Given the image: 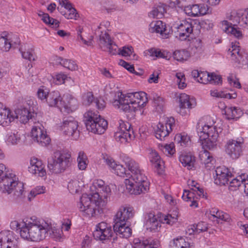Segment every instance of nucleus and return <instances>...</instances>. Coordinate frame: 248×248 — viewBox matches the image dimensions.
Instances as JSON below:
<instances>
[{
    "label": "nucleus",
    "mask_w": 248,
    "mask_h": 248,
    "mask_svg": "<svg viewBox=\"0 0 248 248\" xmlns=\"http://www.w3.org/2000/svg\"><path fill=\"white\" fill-rule=\"evenodd\" d=\"M226 153L233 159L238 158L243 154L244 149V140L242 137L230 139L224 146Z\"/></svg>",
    "instance_id": "nucleus-9"
},
{
    "label": "nucleus",
    "mask_w": 248,
    "mask_h": 248,
    "mask_svg": "<svg viewBox=\"0 0 248 248\" xmlns=\"http://www.w3.org/2000/svg\"><path fill=\"white\" fill-rule=\"evenodd\" d=\"M61 126L64 134L75 140L79 137L78 123L72 117L64 118Z\"/></svg>",
    "instance_id": "nucleus-11"
},
{
    "label": "nucleus",
    "mask_w": 248,
    "mask_h": 248,
    "mask_svg": "<svg viewBox=\"0 0 248 248\" xmlns=\"http://www.w3.org/2000/svg\"><path fill=\"white\" fill-rule=\"evenodd\" d=\"M108 127V122L104 119L102 118L96 121L93 124H88L87 129L91 132L97 134H103Z\"/></svg>",
    "instance_id": "nucleus-29"
},
{
    "label": "nucleus",
    "mask_w": 248,
    "mask_h": 248,
    "mask_svg": "<svg viewBox=\"0 0 248 248\" xmlns=\"http://www.w3.org/2000/svg\"><path fill=\"white\" fill-rule=\"evenodd\" d=\"M71 155L68 153H54L51 158L48 161V170L53 173H60L64 171L71 164Z\"/></svg>",
    "instance_id": "nucleus-6"
},
{
    "label": "nucleus",
    "mask_w": 248,
    "mask_h": 248,
    "mask_svg": "<svg viewBox=\"0 0 248 248\" xmlns=\"http://www.w3.org/2000/svg\"><path fill=\"white\" fill-rule=\"evenodd\" d=\"M95 99L92 92H87L82 95V103L85 106H90L95 101Z\"/></svg>",
    "instance_id": "nucleus-46"
},
{
    "label": "nucleus",
    "mask_w": 248,
    "mask_h": 248,
    "mask_svg": "<svg viewBox=\"0 0 248 248\" xmlns=\"http://www.w3.org/2000/svg\"><path fill=\"white\" fill-rule=\"evenodd\" d=\"M222 24L224 26L223 30L225 31V32L228 34L230 33L238 38L242 37V34L241 31L235 28L231 25H230L229 23L227 21H223Z\"/></svg>",
    "instance_id": "nucleus-43"
},
{
    "label": "nucleus",
    "mask_w": 248,
    "mask_h": 248,
    "mask_svg": "<svg viewBox=\"0 0 248 248\" xmlns=\"http://www.w3.org/2000/svg\"><path fill=\"white\" fill-rule=\"evenodd\" d=\"M111 190L108 186L104 185L102 188L92 194H83L80 198L79 208L89 217H95L97 213L103 212V209L107 204L108 197L110 195Z\"/></svg>",
    "instance_id": "nucleus-1"
},
{
    "label": "nucleus",
    "mask_w": 248,
    "mask_h": 248,
    "mask_svg": "<svg viewBox=\"0 0 248 248\" xmlns=\"http://www.w3.org/2000/svg\"><path fill=\"white\" fill-rule=\"evenodd\" d=\"M175 141L180 143L181 146L186 145L189 141V137L181 134H177L175 137Z\"/></svg>",
    "instance_id": "nucleus-58"
},
{
    "label": "nucleus",
    "mask_w": 248,
    "mask_h": 248,
    "mask_svg": "<svg viewBox=\"0 0 248 248\" xmlns=\"http://www.w3.org/2000/svg\"><path fill=\"white\" fill-rule=\"evenodd\" d=\"M245 177L248 178V175L243 173L233 179L230 182L229 186V190L230 191H234L238 189L243 183Z\"/></svg>",
    "instance_id": "nucleus-40"
},
{
    "label": "nucleus",
    "mask_w": 248,
    "mask_h": 248,
    "mask_svg": "<svg viewBox=\"0 0 248 248\" xmlns=\"http://www.w3.org/2000/svg\"><path fill=\"white\" fill-rule=\"evenodd\" d=\"M185 13L190 16L196 17L199 15H204L211 13L210 8L205 4H194L184 7Z\"/></svg>",
    "instance_id": "nucleus-17"
},
{
    "label": "nucleus",
    "mask_w": 248,
    "mask_h": 248,
    "mask_svg": "<svg viewBox=\"0 0 248 248\" xmlns=\"http://www.w3.org/2000/svg\"><path fill=\"white\" fill-rule=\"evenodd\" d=\"M62 65L71 71H75L78 69L76 63L71 60L63 59Z\"/></svg>",
    "instance_id": "nucleus-55"
},
{
    "label": "nucleus",
    "mask_w": 248,
    "mask_h": 248,
    "mask_svg": "<svg viewBox=\"0 0 248 248\" xmlns=\"http://www.w3.org/2000/svg\"><path fill=\"white\" fill-rule=\"evenodd\" d=\"M197 132L203 148L209 150L217 148L221 128L215 125L213 121H201L197 124Z\"/></svg>",
    "instance_id": "nucleus-3"
},
{
    "label": "nucleus",
    "mask_w": 248,
    "mask_h": 248,
    "mask_svg": "<svg viewBox=\"0 0 248 248\" xmlns=\"http://www.w3.org/2000/svg\"><path fill=\"white\" fill-rule=\"evenodd\" d=\"M19 50L23 58L29 61L35 60L33 48L29 45L22 46Z\"/></svg>",
    "instance_id": "nucleus-37"
},
{
    "label": "nucleus",
    "mask_w": 248,
    "mask_h": 248,
    "mask_svg": "<svg viewBox=\"0 0 248 248\" xmlns=\"http://www.w3.org/2000/svg\"><path fill=\"white\" fill-rule=\"evenodd\" d=\"M38 16L41 17V19L44 23L49 25L53 28H58L60 22L57 20L51 17L48 14L40 12L38 14Z\"/></svg>",
    "instance_id": "nucleus-42"
},
{
    "label": "nucleus",
    "mask_w": 248,
    "mask_h": 248,
    "mask_svg": "<svg viewBox=\"0 0 248 248\" xmlns=\"http://www.w3.org/2000/svg\"><path fill=\"white\" fill-rule=\"evenodd\" d=\"M215 171L216 176L215 178V183L220 186L227 184L229 178L232 175L229 169L223 166L217 167Z\"/></svg>",
    "instance_id": "nucleus-20"
},
{
    "label": "nucleus",
    "mask_w": 248,
    "mask_h": 248,
    "mask_svg": "<svg viewBox=\"0 0 248 248\" xmlns=\"http://www.w3.org/2000/svg\"><path fill=\"white\" fill-rule=\"evenodd\" d=\"M177 215H174L172 216L171 214H168L163 217V218L162 219V221L163 223L172 225L177 221Z\"/></svg>",
    "instance_id": "nucleus-59"
},
{
    "label": "nucleus",
    "mask_w": 248,
    "mask_h": 248,
    "mask_svg": "<svg viewBox=\"0 0 248 248\" xmlns=\"http://www.w3.org/2000/svg\"><path fill=\"white\" fill-rule=\"evenodd\" d=\"M85 124L86 128L88 127V124H93L99 120L102 119L98 113L90 110L86 112L84 115Z\"/></svg>",
    "instance_id": "nucleus-36"
},
{
    "label": "nucleus",
    "mask_w": 248,
    "mask_h": 248,
    "mask_svg": "<svg viewBox=\"0 0 248 248\" xmlns=\"http://www.w3.org/2000/svg\"><path fill=\"white\" fill-rule=\"evenodd\" d=\"M83 184L79 180L74 179L70 180L68 183L67 188L70 193L76 194L80 191Z\"/></svg>",
    "instance_id": "nucleus-44"
},
{
    "label": "nucleus",
    "mask_w": 248,
    "mask_h": 248,
    "mask_svg": "<svg viewBox=\"0 0 248 248\" xmlns=\"http://www.w3.org/2000/svg\"><path fill=\"white\" fill-rule=\"evenodd\" d=\"M16 113L0 103V125L7 126L16 119Z\"/></svg>",
    "instance_id": "nucleus-18"
},
{
    "label": "nucleus",
    "mask_w": 248,
    "mask_h": 248,
    "mask_svg": "<svg viewBox=\"0 0 248 248\" xmlns=\"http://www.w3.org/2000/svg\"><path fill=\"white\" fill-rule=\"evenodd\" d=\"M50 229V225L45 221L36 219L22 226L20 235L25 240L38 242L45 239Z\"/></svg>",
    "instance_id": "nucleus-4"
},
{
    "label": "nucleus",
    "mask_w": 248,
    "mask_h": 248,
    "mask_svg": "<svg viewBox=\"0 0 248 248\" xmlns=\"http://www.w3.org/2000/svg\"><path fill=\"white\" fill-rule=\"evenodd\" d=\"M225 113L228 119H233L239 118L243 112L240 108L237 107H226Z\"/></svg>",
    "instance_id": "nucleus-41"
},
{
    "label": "nucleus",
    "mask_w": 248,
    "mask_h": 248,
    "mask_svg": "<svg viewBox=\"0 0 248 248\" xmlns=\"http://www.w3.org/2000/svg\"><path fill=\"white\" fill-rule=\"evenodd\" d=\"M7 141L13 145L18 144L20 141V138L19 135L17 133L10 134L7 139Z\"/></svg>",
    "instance_id": "nucleus-63"
},
{
    "label": "nucleus",
    "mask_w": 248,
    "mask_h": 248,
    "mask_svg": "<svg viewBox=\"0 0 248 248\" xmlns=\"http://www.w3.org/2000/svg\"><path fill=\"white\" fill-rule=\"evenodd\" d=\"M147 94L143 92L124 94L117 92L114 96L112 105L114 107L125 112L136 111L140 108H143L148 102Z\"/></svg>",
    "instance_id": "nucleus-2"
},
{
    "label": "nucleus",
    "mask_w": 248,
    "mask_h": 248,
    "mask_svg": "<svg viewBox=\"0 0 248 248\" xmlns=\"http://www.w3.org/2000/svg\"><path fill=\"white\" fill-rule=\"evenodd\" d=\"M164 105V101L163 98L156 96L154 97V106L155 108L156 111L161 112L163 111Z\"/></svg>",
    "instance_id": "nucleus-54"
},
{
    "label": "nucleus",
    "mask_w": 248,
    "mask_h": 248,
    "mask_svg": "<svg viewBox=\"0 0 248 248\" xmlns=\"http://www.w3.org/2000/svg\"><path fill=\"white\" fill-rule=\"evenodd\" d=\"M0 191L10 194V201L15 203H19L24 197V185L17 180L16 175L12 173L9 174L0 182Z\"/></svg>",
    "instance_id": "nucleus-5"
},
{
    "label": "nucleus",
    "mask_w": 248,
    "mask_h": 248,
    "mask_svg": "<svg viewBox=\"0 0 248 248\" xmlns=\"http://www.w3.org/2000/svg\"><path fill=\"white\" fill-rule=\"evenodd\" d=\"M31 135L33 140L43 146H46L50 142V138L47 135L44 127L40 124L33 126Z\"/></svg>",
    "instance_id": "nucleus-12"
},
{
    "label": "nucleus",
    "mask_w": 248,
    "mask_h": 248,
    "mask_svg": "<svg viewBox=\"0 0 248 248\" xmlns=\"http://www.w3.org/2000/svg\"><path fill=\"white\" fill-rule=\"evenodd\" d=\"M124 163L128 170L131 172V174L129 178H132L133 176L139 177V175L141 177H146L142 173L140 169L139 164L132 158H126L124 159Z\"/></svg>",
    "instance_id": "nucleus-24"
},
{
    "label": "nucleus",
    "mask_w": 248,
    "mask_h": 248,
    "mask_svg": "<svg viewBox=\"0 0 248 248\" xmlns=\"http://www.w3.org/2000/svg\"><path fill=\"white\" fill-rule=\"evenodd\" d=\"M61 5L65 9V11L61 13L67 19H77L78 14L76 10L72 7L71 3L68 0H62L60 1Z\"/></svg>",
    "instance_id": "nucleus-28"
},
{
    "label": "nucleus",
    "mask_w": 248,
    "mask_h": 248,
    "mask_svg": "<svg viewBox=\"0 0 248 248\" xmlns=\"http://www.w3.org/2000/svg\"><path fill=\"white\" fill-rule=\"evenodd\" d=\"M117 52L115 54L118 53L124 57L130 56L132 54L133 48L132 46H124L122 49L118 50L117 47Z\"/></svg>",
    "instance_id": "nucleus-61"
},
{
    "label": "nucleus",
    "mask_w": 248,
    "mask_h": 248,
    "mask_svg": "<svg viewBox=\"0 0 248 248\" xmlns=\"http://www.w3.org/2000/svg\"><path fill=\"white\" fill-rule=\"evenodd\" d=\"M104 160L105 163L112 170L114 173L121 177L124 176L125 169L122 165L115 161L110 156L104 157Z\"/></svg>",
    "instance_id": "nucleus-26"
},
{
    "label": "nucleus",
    "mask_w": 248,
    "mask_h": 248,
    "mask_svg": "<svg viewBox=\"0 0 248 248\" xmlns=\"http://www.w3.org/2000/svg\"><path fill=\"white\" fill-rule=\"evenodd\" d=\"M77 107L78 103L77 99L71 94H65L64 99L62 100V103L60 108H62L63 111L69 113L75 110Z\"/></svg>",
    "instance_id": "nucleus-23"
},
{
    "label": "nucleus",
    "mask_w": 248,
    "mask_h": 248,
    "mask_svg": "<svg viewBox=\"0 0 248 248\" xmlns=\"http://www.w3.org/2000/svg\"><path fill=\"white\" fill-rule=\"evenodd\" d=\"M49 93L47 89L42 87L38 90L37 93L38 98L43 102L46 103V97L49 94Z\"/></svg>",
    "instance_id": "nucleus-57"
},
{
    "label": "nucleus",
    "mask_w": 248,
    "mask_h": 248,
    "mask_svg": "<svg viewBox=\"0 0 248 248\" xmlns=\"http://www.w3.org/2000/svg\"><path fill=\"white\" fill-rule=\"evenodd\" d=\"M194 192H196L199 196L202 195L203 196V189L200 187V185L198 184V185L194 187V190L191 191L185 190L182 198L184 201L190 202V206L196 208L198 207V204L197 201V198L194 197Z\"/></svg>",
    "instance_id": "nucleus-19"
},
{
    "label": "nucleus",
    "mask_w": 248,
    "mask_h": 248,
    "mask_svg": "<svg viewBox=\"0 0 248 248\" xmlns=\"http://www.w3.org/2000/svg\"><path fill=\"white\" fill-rule=\"evenodd\" d=\"M166 10L163 5H158L154 7L153 9L150 12V15L154 18H162Z\"/></svg>",
    "instance_id": "nucleus-51"
},
{
    "label": "nucleus",
    "mask_w": 248,
    "mask_h": 248,
    "mask_svg": "<svg viewBox=\"0 0 248 248\" xmlns=\"http://www.w3.org/2000/svg\"><path fill=\"white\" fill-rule=\"evenodd\" d=\"M14 234V233L9 230H4L0 232V248H4L16 242V240Z\"/></svg>",
    "instance_id": "nucleus-31"
},
{
    "label": "nucleus",
    "mask_w": 248,
    "mask_h": 248,
    "mask_svg": "<svg viewBox=\"0 0 248 248\" xmlns=\"http://www.w3.org/2000/svg\"><path fill=\"white\" fill-rule=\"evenodd\" d=\"M2 36L0 37V49L3 51H8L10 48L15 44L17 45L19 43V38L16 37L15 41L13 40H10L7 38L6 33H3Z\"/></svg>",
    "instance_id": "nucleus-33"
},
{
    "label": "nucleus",
    "mask_w": 248,
    "mask_h": 248,
    "mask_svg": "<svg viewBox=\"0 0 248 248\" xmlns=\"http://www.w3.org/2000/svg\"><path fill=\"white\" fill-rule=\"evenodd\" d=\"M174 119L173 118H168L165 124L159 123L154 127L155 134L156 138L162 140L165 137L168 136L172 131L174 126Z\"/></svg>",
    "instance_id": "nucleus-13"
},
{
    "label": "nucleus",
    "mask_w": 248,
    "mask_h": 248,
    "mask_svg": "<svg viewBox=\"0 0 248 248\" xmlns=\"http://www.w3.org/2000/svg\"><path fill=\"white\" fill-rule=\"evenodd\" d=\"M179 109L178 110L181 115L184 116L187 114L189 109L194 108L196 103L193 98H190L186 93H181L179 95Z\"/></svg>",
    "instance_id": "nucleus-15"
},
{
    "label": "nucleus",
    "mask_w": 248,
    "mask_h": 248,
    "mask_svg": "<svg viewBox=\"0 0 248 248\" xmlns=\"http://www.w3.org/2000/svg\"><path fill=\"white\" fill-rule=\"evenodd\" d=\"M110 26L108 21L101 22L95 31V33L99 37V45L102 48L108 50L111 55H115L117 51V46L111 39L109 34L107 32Z\"/></svg>",
    "instance_id": "nucleus-7"
},
{
    "label": "nucleus",
    "mask_w": 248,
    "mask_h": 248,
    "mask_svg": "<svg viewBox=\"0 0 248 248\" xmlns=\"http://www.w3.org/2000/svg\"><path fill=\"white\" fill-rule=\"evenodd\" d=\"M199 157L201 162L204 164L205 165H207L208 164L211 163L213 160L212 155L206 150H204L200 152Z\"/></svg>",
    "instance_id": "nucleus-49"
},
{
    "label": "nucleus",
    "mask_w": 248,
    "mask_h": 248,
    "mask_svg": "<svg viewBox=\"0 0 248 248\" xmlns=\"http://www.w3.org/2000/svg\"><path fill=\"white\" fill-rule=\"evenodd\" d=\"M134 216L133 208L128 206H121L117 211L114 218V222L127 223V221Z\"/></svg>",
    "instance_id": "nucleus-21"
},
{
    "label": "nucleus",
    "mask_w": 248,
    "mask_h": 248,
    "mask_svg": "<svg viewBox=\"0 0 248 248\" xmlns=\"http://www.w3.org/2000/svg\"><path fill=\"white\" fill-rule=\"evenodd\" d=\"M189 56L188 52L185 50H176L173 53V58L179 62L187 60Z\"/></svg>",
    "instance_id": "nucleus-48"
},
{
    "label": "nucleus",
    "mask_w": 248,
    "mask_h": 248,
    "mask_svg": "<svg viewBox=\"0 0 248 248\" xmlns=\"http://www.w3.org/2000/svg\"><path fill=\"white\" fill-rule=\"evenodd\" d=\"M192 76L199 83L207 84L209 83V73L207 72L199 71L197 70H193L191 73Z\"/></svg>",
    "instance_id": "nucleus-39"
},
{
    "label": "nucleus",
    "mask_w": 248,
    "mask_h": 248,
    "mask_svg": "<svg viewBox=\"0 0 248 248\" xmlns=\"http://www.w3.org/2000/svg\"><path fill=\"white\" fill-rule=\"evenodd\" d=\"M239 46L232 45V50L231 51L232 59L239 64H242L241 59L243 58L242 54L240 52Z\"/></svg>",
    "instance_id": "nucleus-47"
},
{
    "label": "nucleus",
    "mask_w": 248,
    "mask_h": 248,
    "mask_svg": "<svg viewBox=\"0 0 248 248\" xmlns=\"http://www.w3.org/2000/svg\"><path fill=\"white\" fill-rule=\"evenodd\" d=\"M210 94L212 96L216 98H235L236 97V94L234 93L232 95L230 93H225L222 91H218L217 90H212L210 91Z\"/></svg>",
    "instance_id": "nucleus-50"
},
{
    "label": "nucleus",
    "mask_w": 248,
    "mask_h": 248,
    "mask_svg": "<svg viewBox=\"0 0 248 248\" xmlns=\"http://www.w3.org/2000/svg\"><path fill=\"white\" fill-rule=\"evenodd\" d=\"M149 53L151 56H155L158 58H162L165 59H169L170 57V53L165 51H161L159 50L155 49H151L149 50Z\"/></svg>",
    "instance_id": "nucleus-52"
},
{
    "label": "nucleus",
    "mask_w": 248,
    "mask_h": 248,
    "mask_svg": "<svg viewBox=\"0 0 248 248\" xmlns=\"http://www.w3.org/2000/svg\"><path fill=\"white\" fill-rule=\"evenodd\" d=\"M139 176L137 178L134 176L132 178L125 179L126 188L130 194L138 195L145 194L149 189V183L146 177Z\"/></svg>",
    "instance_id": "nucleus-8"
},
{
    "label": "nucleus",
    "mask_w": 248,
    "mask_h": 248,
    "mask_svg": "<svg viewBox=\"0 0 248 248\" xmlns=\"http://www.w3.org/2000/svg\"><path fill=\"white\" fill-rule=\"evenodd\" d=\"M179 161L183 166L191 170L194 167L195 157L191 155L182 154L179 156Z\"/></svg>",
    "instance_id": "nucleus-38"
},
{
    "label": "nucleus",
    "mask_w": 248,
    "mask_h": 248,
    "mask_svg": "<svg viewBox=\"0 0 248 248\" xmlns=\"http://www.w3.org/2000/svg\"><path fill=\"white\" fill-rule=\"evenodd\" d=\"M193 21L190 18L183 20L177 27V35L181 40L186 39L193 32Z\"/></svg>",
    "instance_id": "nucleus-16"
},
{
    "label": "nucleus",
    "mask_w": 248,
    "mask_h": 248,
    "mask_svg": "<svg viewBox=\"0 0 248 248\" xmlns=\"http://www.w3.org/2000/svg\"><path fill=\"white\" fill-rule=\"evenodd\" d=\"M28 170L30 173L37 176L43 177L46 175L45 165L41 160L35 157L31 158Z\"/></svg>",
    "instance_id": "nucleus-22"
},
{
    "label": "nucleus",
    "mask_w": 248,
    "mask_h": 248,
    "mask_svg": "<svg viewBox=\"0 0 248 248\" xmlns=\"http://www.w3.org/2000/svg\"><path fill=\"white\" fill-rule=\"evenodd\" d=\"M158 242L152 239L145 240L142 242L140 248H157Z\"/></svg>",
    "instance_id": "nucleus-56"
},
{
    "label": "nucleus",
    "mask_w": 248,
    "mask_h": 248,
    "mask_svg": "<svg viewBox=\"0 0 248 248\" xmlns=\"http://www.w3.org/2000/svg\"><path fill=\"white\" fill-rule=\"evenodd\" d=\"M209 83L215 84L221 83L222 80L220 76L217 75L214 73H209Z\"/></svg>",
    "instance_id": "nucleus-62"
},
{
    "label": "nucleus",
    "mask_w": 248,
    "mask_h": 248,
    "mask_svg": "<svg viewBox=\"0 0 248 248\" xmlns=\"http://www.w3.org/2000/svg\"><path fill=\"white\" fill-rule=\"evenodd\" d=\"M149 31L151 32L160 33L164 38L169 37V31L166 28V24L161 20L152 22L150 24Z\"/></svg>",
    "instance_id": "nucleus-25"
},
{
    "label": "nucleus",
    "mask_w": 248,
    "mask_h": 248,
    "mask_svg": "<svg viewBox=\"0 0 248 248\" xmlns=\"http://www.w3.org/2000/svg\"><path fill=\"white\" fill-rule=\"evenodd\" d=\"M53 79L54 82L58 85L64 84L66 81L72 80L70 77L62 73L57 74Z\"/></svg>",
    "instance_id": "nucleus-53"
},
{
    "label": "nucleus",
    "mask_w": 248,
    "mask_h": 248,
    "mask_svg": "<svg viewBox=\"0 0 248 248\" xmlns=\"http://www.w3.org/2000/svg\"><path fill=\"white\" fill-rule=\"evenodd\" d=\"M119 129L115 133L114 137L117 141L123 143L129 142L134 138V133L131 125L122 120L119 121Z\"/></svg>",
    "instance_id": "nucleus-10"
},
{
    "label": "nucleus",
    "mask_w": 248,
    "mask_h": 248,
    "mask_svg": "<svg viewBox=\"0 0 248 248\" xmlns=\"http://www.w3.org/2000/svg\"><path fill=\"white\" fill-rule=\"evenodd\" d=\"M113 230L121 237L127 238L132 234V230L127 223L114 222Z\"/></svg>",
    "instance_id": "nucleus-27"
},
{
    "label": "nucleus",
    "mask_w": 248,
    "mask_h": 248,
    "mask_svg": "<svg viewBox=\"0 0 248 248\" xmlns=\"http://www.w3.org/2000/svg\"><path fill=\"white\" fill-rule=\"evenodd\" d=\"M112 233L111 226L105 222H101L96 226L93 234L95 239L103 241L109 239Z\"/></svg>",
    "instance_id": "nucleus-14"
},
{
    "label": "nucleus",
    "mask_w": 248,
    "mask_h": 248,
    "mask_svg": "<svg viewBox=\"0 0 248 248\" xmlns=\"http://www.w3.org/2000/svg\"><path fill=\"white\" fill-rule=\"evenodd\" d=\"M62 100L60 93L58 91H54L49 93V94L46 97V103L49 107L61 108Z\"/></svg>",
    "instance_id": "nucleus-32"
},
{
    "label": "nucleus",
    "mask_w": 248,
    "mask_h": 248,
    "mask_svg": "<svg viewBox=\"0 0 248 248\" xmlns=\"http://www.w3.org/2000/svg\"><path fill=\"white\" fill-rule=\"evenodd\" d=\"M239 24L243 28H248V12L243 14L239 17Z\"/></svg>",
    "instance_id": "nucleus-64"
},
{
    "label": "nucleus",
    "mask_w": 248,
    "mask_h": 248,
    "mask_svg": "<svg viewBox=\"0 0 248 248\" xmlns=\"http://www.w3.org/2000/svg\"><path fill=\"white\" fill-rule=\"evenodd\" d=\"M16 113V119H18L19 121L23 124H26L30 120L34 117L36 115L34 112L30 111L27 108H20L14 111Z\"/></svg>",
    "instance_id": "nucleus-30"
},
{
    "label": "nucleus",
    "mask_w": 248,
    "mask_h": 248,
    "mask_svg": "<svg viewBox=\"0 0 248 248\" xmlns=\"http://www.w3.org/2000/svg\"><path fill=\"white\" fill-rule=\"evenodd\" d=\"M173 245L175 248H189V244L182 237L174 239Z\"/></svg>",
    "instance_id": "nucleus-60"
},
{
    "label": "nucleus",
    "mask_w": 248,
    "mask_h": 248,
    "mask_svg": "<svg viewBox=\"0 0 248 248\" xmlns=\"http://www.w3.org/2000/svg\"><path fill=\"white\" fill-rule=\"evenodd\" d=\"M77 162L78 168L80 170H83L86 169L88 160L86 154L83 152L80 151L78 153Z\"/></svg>",
    "instance_id": "nucleus-45"
},
{
    "label": "nucleus",
    "mask_w": 248,
    "mask_h": 248,
    "mask_svg": "<svg viewBox=\"0 0 248 248\" xmlns=\"http://www.w3.org/2000/svg\"><path fill=\"white\" fill-rule=\"evenodd\" d=\"M150 160L155 168L157 170L158 174H161L163 172L162 165L163 162L160 159L158 154L155 151L152 150L150 153Z\"/></svg>",
    "instance_id": "nucleus-34"
},
{
    "label": "nucleus",
    "mask_w": 248,
    "mask_h": 248,
    "mask_svg": "<svg viewBox=\"0 0 248 248\" xmlns=\"http://www.w3.org/2000/svg\"><path fill=\"white\" fill-rule=\"evenodd\" d=\"M145 226L147 230L150 231H155L160 227V223L153 213L147 215Z\"/></svg>",
    "instance_id": "nucleus-35"
}]
</instances>
